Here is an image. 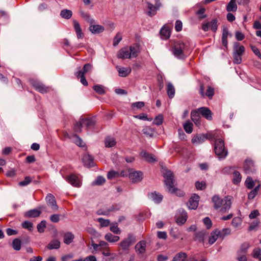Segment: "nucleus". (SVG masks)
<instances>
[{"instance_id":"4c0bfd02","label":"nucleus","mask_w":261,"mask_h":261,"mask_svg":"<svg viewBox=\"0 0 261 261\" xmlns=\"http://www.w3.org/2000/svg\"><path fill=\"white\" fill-rule=\"evenodd\" d=\"M116 144L115 139L111 137H107L105 139V146L106 147H112Z\"/></svg>"},{"instance_id":"ea45409f","label":"nucleus","mask_w":261,"mask_h":261,"mask_svg":"<svg viewBox=\"0 0 261 261\" xmlns=\"http://www.w3.org/2000/svg\"><path fill=\"white\" fill-rule=\"evenodd\" d=\"M167 94L169 98H172L175 95V89L173 85L169 83L167 85Z\"/></svg>"},{"instance_id":"4d7b16f0","label":"nucleus","mask_w":261,"mask_h":261,"mask_svg":"<svg viewBox=\"0 0 261 261\" xmlns=\"http://www.w3.org/2000/svg\"><path fill=\"white\" fill-rule=\"evenodd\" d=\"M97 221L100 224L101 227H106L110 225V221L108 219H105L102 218H99L97 219Z\"/></svg>"},{"instance_id":"8fccbe9b","label":"nucleus","mask_w":261,"mask_h":261,"mask_svg":"<svg viewBox=\"0 0 261 261\" xmlns=\"http://www.w3.org/2000/svg\"><path fill=\"white\" fill-rule=\"evenodd\" d=\"M93 89L95 91L99 94H104L106 93V91L104 87L101 85H95L93 86Z\"/></svg>"},{"instance_id":"6e6d98bb","label":"nucleus","mask_w":261,"mask_h":261,"mask_svg":"<svg viewBox=\"0 0 261 261\" xmlns=\"http://www.w3.org/2000/svg\"><path fill=\"white\" fill-rule=\"evenodd\" d=\"M110 229L111 231L115 234H119L121 233V231L116 223L111 224Z\"/></svg>"},{"instance_id":"c85d7f7f","label":"nucleus","mask_w":261,"mask_h":261,"mask_svg":"<svg viewBox=\"0 0 261 261\" xmlns=\"http://www.w3.org/2000/svg\"><path fill=\"white\" fill-rule=\"evenodd\" d=\"M219 232L218 229H215L211 232V236L208 239V243L212 245L217 241L218 238H219Z\"/></svg>"},{"instance_id":"f3484780","label":"nucleus","mask_w":261,"mask_h":261,"mask_svg":"<svg viewBox=\"0 0 261 261\" xmlns=\"http://www.w3.org/2000/svg\"><path fill=\"white\" fill-rule=\"evenodd\" d=\"M206 140V137L204 134H198L194 137L192 139V143L193 144L198 145L202 143Z\"/></svg>"},{"instance_id":"72a5a7b5","label":"nucleus","mask_w":261,"mask_h":261,"mask_svg":"<svg viewBox=\"0 0 261 261\" xmlns=\"http://www.w3.org/2000/svg\"><path fill=\"white\" fill-rule=\"evenodd\" d=\"M237 0H230L226 7V10L228 12H235L237 9V6L236 4Z\"/></svg>"},{"instance_id":"7c9ffc66","label":"nucleus","mask_w":261,"mask_h":261,"mask_svg":"<svg viewBox=\"0 0 261 261\" xmlns=\"http://www.w3.org/2000/svg\"><path fill=\"white\" fill-rule=\"evenodd\" d=\"M160 34L162 39H167L170 36V31L168 28L163 27L160 30Z\"/></svg>"},{"instance_id":"0eeeda50","label":"nucleus","mask_w":261,"mask_h":261,"mask_svg":"<svg viewBox=\"0 0 261 261\" xmlns=\"http://www.w3.org/2000/svg\"><path fill=\"white\" fill-rule=\"evenodd\" d=\"M187 219V214L183 209L178 210L176 215V222L179 225L184 224Z\"/></svg>"},{"instance_id":"0e129e2a","label":"nucleus","mask_w":261,"mask_h":261,"mask_svg":"<svg viewBox=\"0 0 261 261\" xmlns=\"http://www.w3.org/2000/svg\"><path fill=\"white\" fill-rule=\"evenodd\" d=\"M211 23V30L214 32H216L217 30V20L216 19H213Z\"/></svg>"},{"instance_id":"a18cd8bd","label":"nucleus","mask_w":261,"mask_h":261,"mask_svg":"<svg viewBox=\"0 0 261 261\" xmlns=\"http://www.w3.org/2000/svg\"><path fill=\"white\" fill-rule=\"evenodd\" d=\"M183 127L187 133L191 134L193 131V123L190 121H187L183 125Z\"/></svg>"},{"instance_id":"f03ea898","label":"nucleus","mask_w":261,"mask_h":261,"mask_svg":"<svg viewBox=\"0 0 261 261\" xmlns=\"http://www.w3.org/2000/svg\"><path fill=\"white\" fill-rule=\"evenodd\" d=\"M165 178V184L168 190V191L171 193H176L178 191L174 186V176L172 172L170 170L166 171L163 173Z\"/></svg>"},{"instance_id":"bf43d9fd","label":"nucleus","mask_w":261,"mask_h":261,"mask_svg":"<svg viewBox=\"0 0 261 261\" xmlns=\"http://www.w3.org/2000/svg\"><path fill=\"white\" fill-rule=\"evenodd\" d=\"M83 123L82 122V119H80L79 122H76L74 125V130L75 132L80 133L82 131V127L83 125Z\"/></svg>"},{"instance_id":"052dcab7","label":"nucleus","mask_w":261,"mask_h":261,"mask_svg":"<svg viewBox=\"0 0 261 261\" xmlns=\"http://www.w3.org/2000/svg\"><path fill=\"white\" fill-rule=\"evenodd\" d=\"M241 222L242 221L240 218L235 217L232 219L231 224L233 227L237 228L241 224Z\"/></svg>"},{"instance_id":"680f3d73","label":"nucleus","mask_w":261,"mask_h":261,"mask_svg":"<svg viewBox=\"0 0 261 261\" xmlns=\"http://www.w3.org/2000/svg\"><path fill=\"white\" fill-rule=\"evenodd\" d=\"M122 40V36L120 33H118L114 38L113 45L117 46Z\"/></svg>"},{"instance_id":"e433bc0d","label":"nucleus","mask_w":261,"mask_h":261,"mask_svg":"<svg viewBox=\"0 0 261 261\" xmlns=\"http://www.w3.org/2000/svg\"><path fill=\"white\" fill-rule=\"evenodd\" d=\"M187 258V255L186 253L179 252L173 257L172 261H185Z\"/></svg>"},{"instance_id":"9d476101","label":"nucleus","mask_w":261,"mask_h":261,"mask_svg":"<svg viewBox=\"0 0 261 261\" xmlns=\"http://www.w3.org/2000/svg\"><path fill=\"white\" fill-rule=\"evenodd\" d=\"M130 49L128 46H125L120 49L117 54V57L119 59H125L131 58Z\"/></svg>"},{"instance_id":"aec40b11","label":"nucleus","mask_w":261,"mask_h":261,"mask_svg":"<svg viewBox=\"0 0 261 261\" xmlns=\"http://www.w3.org/2000/svg\"><path fill=\"white\" fill-rule=\"evenodd\" d=\"M200 93L202 96H203L204 95H205L209 98L211 99L214 95V90L211 86H208L206 92L205 94H204V87H203V85H201L200 89Z\"/></svg>"},{"instance_id":"cd10ccee","label":"nucleus","mask_w":261,"mask_h":261,"mask_svg":"<svg viewBox=\"0 0 261 261\" xmlns=\"http://www.w3.org/2000/svg\"><path fill=\"white\" fill-rule=\"evenodd\" d=\"M149 196V198L156 203H160L163 199V196L156 192L150 193Z\"/></svg>"},{"instance_id":"4be33fe9","label":"nucleus","mask_w":261,"mask_h":261,"mask_svg":"<svg viewBox=\"0 0 261 261\" xmlns=\"http://www.w3.org/2000/svg\"><path fill=\"white\" fill-rule=\"evenodd\" d=\"M140 154L148 162L154 163L156 161V160L154 155L149 154L145 151H142L140 153Z\"/></svg>"},{"instance_id":"a19ab883","label":"nucleus","mask_w":261,"mask_h":261,"mask_svg":"<svg viewBox=\"0 0 261 261\" xmlns=\"http://www.w3.org/2000/svg\"><path fill=\"white\" fill-rule=\"evenodd\" d=\"M72 12L71 10L67 9H64L61 11L60 15L61 16L65 19H68L70 18L72 16Z\"/></svg>"},{"instance_id":"37998d69","label":"nucleus","mask_w":261,"mask_h":261,"mask_svg":"<svg viewBox=\"0 0 261 261\" xmlns=\"http://www.w3.org/2000/svg\"><path fill=\"white\" fill-rule=\"evenodd\" d=\"M80 14L81 16L90 24H93L95 22L94 19H93L89 14L83 11H81Z\"/></svg>"},{"instance_id":"393cba45","label":"nucleus","mask_w":261,"mask_h":261,"mask_svg":"<svg viewBox=\"0 0 261 261\" xmlns=\"http://www.w3.org/2000/svg\"><path fill=\"white\" fill-rule=\"evenodd\" d=\"M74 239V234L71 232H67L63 236V242L65 244L69 245L73 242Z\"/></svg>"},{"instance_id":"603ef678","label":"nucleus","mask_w":261,"mask_h":261,"mask_svg":"<svg viewBox=\"0 0 261 261\" xmlns=\"http://www.w3.org/2000/svg\"><path fill=\"white\" fill-rule=\"evenodd\" d=\"M245 185L248 189H251L254 186V182L251 177H248L246 179Z\"/></svg>"},{"instance_id":"5fc2aeb1","label":"nucleus","mask_w":261,"mask_h":261,"mask_svg":"<svg viewBox=\"0 0 261 261\" xmlns=\"http://www.w3.org/2000/svg\"><path fill=\"white\" fill-rule=\"evenodd\" d=\"M205 232L204 231H199L195 233V239L200 242H202L204 240Z\"/></svg>"},{"instance_id":"3c124183","label":"nucleus","mask_w":261,"mask_h":261,"mask_svg":"<svg viewBox=\"0 0 261 261\" xmlns=\"http://www.w3.org/2000/svg\"><path fill=\"white\" fill-rule=\"evenodd\" d=\"M105 178L101 176H98L95 180L92 182V185H101L105 182Z\"/></svg>"},{"instance_id":"de8ad7c7","label":"nucleus","mask_w":261,"mask_h":261,"mask_svg":"<svg viewBox=\"0 0 261 261\" xmlns=\"http://www.w3.org/2000/svg\"><path fill=\"white\" fill-rule=\"evenodd\" d=\"M120 176H122L121 174L114 170H111L108 173L107 177L109 179H112L117 177H119Z\"/></svg>"},{"instance_id":"338daca9","label":"nucleus","mask_w":261,"mask_h":261,"mask_svg":"<svg viewBox=\"0 0 261 261\" xmlns=\"http://www.w3.org/2000/svg\"><path fill=\"white\" fill-rule=\"evenodd\" d=\"M195 186L197 189L198 190H203L206 187V184L205 181H197L195 183Z\"/></svg>"},{"instance_id":"20e7f679","label":"nucleus","mask_w":261,"mask_h":261,"mask_svg":"<svg viewBox=\"0 0 261 261\" xmlns=\"http://www.w3.org/2000/svg\"><path fill=\"white\" fill-rule=\"evenodd\" d=\"M136 241L135 237L129 233L126 238L123 239L120 243V246L123 250H127L130 246Z\"/></svg>"},{"instance_id":"a878e982","label":"nucleus","mask_w":261,"mask_h":261,"mask_svg":"<svg viewBox=\"0 0 261 261\" xmlns=\"http://www.w3.org/2000/svg\"><path fill=\"white\" fill-rule=\"evenodd\" d=\"M116 68L119 73V75L122 77H125L127 76L131 72V69L129 68L120 67L117 66Z\"/></svg>"},{"instance_id":"dca6fc26","label":"nucleus","mask_w":261,"mask_h":261,"mask_svg":"<svg viewBox=\"0 0 261 261\" xmlns=\"http://www.w3.org/2000/svg\"><path fill=\"white\" fill-rule=\"evenodd\" d=\"M89 31L93 34H99L105 31L103 26L99 24H91L89 28Z\"/></svg>"},{"instance_id":"5701e85b","label":"nucleus","mask_w":261,"mask_h":261,"mask_svg":"<svg viewBox=\"0 0 261 261\" xmlns=\"http://www.w3.org/2000/svg\"><path fill=\"white\" fill-rule=\"evenodd\" d=\"M244 169L246 173L252 172L254 171V163L251 160H246L244 165Z\"/></svg>"},{"instance_id":"412c9836","label":"nucleus","mask_w":261,"mask_h":261,"mask_svg":"<svg viewBox=\"0 0 261 261\" xmlns=\"http://www.w3.org/2000/svg\"><path fill=\"white\" fill-rule=\"evenodd\" d=\"M245 52V47L243 45H240L238 42L233 44V53L237 55H243Z\"/></svg>"},{"instance_id":"7ed1b4c3","label":"nucleus","mask_w":261,"mask_h":261,"mask_svg":"<svg viewBox=\"0 0 261 261\" xmlns=\"http://www.w3.org/2000/svg\"><path fill=\"white\" fill-rule=\"evenodd\" d=\"M214 150L216 154L219 159L225 158L228 154L227 150L224 147V142L220 139L215 141Z\"/></svg>"},{"instance_id":"9b49d317","label":"nucleus","mask_w":261,"mask_h":261,"mask_svg":"<svg viewBox=\"0 0 261 261\" xmlns=\"http://www.w3.org/2000/svg\"><path fill=\"white\" fill-rule=\"evenodd\" d=\"M129 178L133 182H138L143 179V173L140 171H133L129 173Z\"/></svg>"},{"instance_id":"bb28decb","label":"nucleus","mask_w":261,"mask_h":261,"mask_svg":"<svg viewBox=\"0 0 261 261\" xmlns=\"http://www.w3.org/2000/svg\"><path fill=\"white\" fill-rule=\"evenodd\" d=\"M146 7L148 10L147 13L149 16H152L156 14L158 10L153 5L147 2Z\"/></svg>"},{"instance_id":"e2e57ef3","label":"nucleus","mask_w":261,"mask_h":261,"mask_svg":"<svg viewBox=\"0 0 261 261\" xmlns=\"http://www.w3.org/2000/svg\"><path fill=\"white\" fill-rule=\"evenodd\" d=\"M76 76L78 79H81L80 82L83 85H88V82L85 77V75L76 73Z\"/></svg>"},{"instance_id":"69168bd1","label":"nucleus","mask_w":261,"mask_h":261,"mask_svg":"<svg viewBox=\"0 0 261 261\" xmlns=\"http://www.w3.org/2000/svg\"><path fill=\"white\" fill-rule=\"evenodd\" d=\"M22 226L23 228L31 231L33 229V223L29 221H25L22 223Z\"/></svg>"},{"instance_id":"473e14b6","label":"nucleus","mask_w":261,"mask_h":261,"mask_svg":"<svg viewBox=\"0 0 261 261\" xmlns=\"http://www.w3.org/2000/svg\"><path fill=\"white\" fill-rule=\"evenodd\" d=\"M105 239L110 243H114L118 241L120 238L119 236L113 235L111 233H107L105 236Z\"/></svg>"},{"instance_id":"6e6552de","label":"nucleus","mask_w":261,"mask_h":261,"mask_svg":"<svg viewBox=\"0 0 261 261\" xmlns=\"http://www.w3.org/2000/svg\"><path fill=\"white\" fill-rule=\"evenodd\" d=\"M231 200L230 196H226L223 199V202H221V207L219 208L221 212L226 213L230 209L231 205Z\"/></svg>"},{"instance_id":"f704fd0d","label":"nucleus","mask_w":261,"mask_h":261,"mask_svg":"<svg viewBox=\"0 0 261 261\" xmlns=\"http://www.w3.org/2000/svg\"><path fill=\"white\" fill-rule=\"evenodd\" d=\"M199 114L198 109L193 110L191 112V117L192 121L196 124H198L199 121Z\"/></svg>"},{"instance_id":"49530a36","label":"nucleus","mask_w":261,"mask_h":261,"mask_svg":"<svg viewBox=\"0 0 261 261\" xmlns=\"http://www.w3.org/2000/svg\"><path fill=\"white\" fill-rule=\"evenodd\" d=\"M219 238L223 239L225 237L230 234L231 230L228 228H225L219 230Z\"/></svg>"},{"instance_id":"4468645a","label":"nucleus","mask_w":261,"mask_h":261,"mask_svg":"<svg viewBox=\"0 0 261 261\" xmlns=\"http://www.w3.org/2000/svg\"><path fill=\"white\" fill-rule=\"evenodd\" d=\"M146 242L142 240L139 242L135 246L136 251L139 254H143L146 251Z\"/></svg>"},{"instance_id":"1a4fd4ad","label":"nucleus","mask_w":261,"mask_h":261,"mask_svg":"<svg viewBox=\"0 0 261 261\" xmlns=\"http://www.w3.org/2000/svg\"><path fill=\"white\" fill-rule=\"evenodd\" d=\"M46 201L49 206L54 211L58 210V206L57 204L56 201L54 196L51 194H48L45 198Z\"/></svg>"},{"instance_id":"c756f323","label":"nucleus","mask_w":261,"mask_h":261,"mask_svg":"<svg viewBox=\"0 0 261 261\" xmlns=\"http://www.w3.org/2000/svg\"><path fill=\"white\" fill-rule=\"evenodd\" d=\"M223 199H221L218 195H214L212 198V202L214 203V208L216 210L221 207V202H223Z\"/></svg>"},{"instance_id":"09e8293b","label":"nucleus","mask_w":261,"mask_h":261,"mask_svg":"<svg viewBox=\"0 0 261 261\" xmlns=\"http://www.w3.org/2000/svg\"><path fill=\"white\" fill-rule=\"evenodd\" d=\"M118 210H119V208H115L114 206H112L106 211H98L97 212V214L98 215H108L110 212L114 211H117Z\"/></svg>"},{"instance_id":"864d4df0","label":"nucleus","mask_w":261,"mask_h":261,"mask_svg":"<svg viewBox=\"0 0 261 261\" xmlns=\"http://www.w3.org/2000/svg\"><path fill=\"white\" fill-rule=\"evenodd\" d=\"M46 221H41V222L39 223L37 226V230L40 233L43 232L44 231V229L46 227Z\"/></svg>"},{"instance_id":"774afa93","label":"nucleus","mask_w":261,"mask_h":261,"mask_svg":"<svg viewBox=\"0 0 261 261\" xmlns=\"http://www.w3.org/2000/svg\"><path fill=\"white\" fill-rule=\"evenodd\" d=\"M31 181V178L30 176H26L23 181L19 182V185L20 186H26L29 185Z\"/></svg>"},{"instance_id":"ddd939ff","label":"nucleus","mask_w":261,"mask_h":261,"mask_svg":"<svg viewBox=\"0 0 261 261\" xmlns=\"http://www.w3.org/2000/svg\"><path fill=\"white\" fill-rule=\"evenodd\" d=\"M82 160L84 165L88 167L94 166L93 157L88 154H84L82 158Z\"/></svg>"},{"instance_id":"b1692460","label":"nucleus","mask_w":261,"mask_h":261,"mask_svg":"<svg viewBox=\"0 0 261 261\" xmlns=\"http://www.w3.org/2000/svg\"><path fill=\"white\" fill-rule=\"evenodd\" d=\"M129 47L130 49L131 58H136L138 56V54L140 51L139 45L138 44H135L133 45H131Z\"/></svg>"},{"instance_id":"39448f33","label":"nucleus","mask_w":261,"mask_h":261,"mask_svg":"<svg viewBox=\"0 0 261 261\" xmlns=\"http://www.w3.org/2000/svg\"><path fill=\"white\" fill-rule=\"evenodd\" d=\"M64 178L73 187L79 188L82 185L81 179L74 174H70Z\"/></svg>"},{"instance_id":"2f4dec72","label":"nucleus","mask_w":261,"mask_h":261,"mask_svg":"<svg viewBox=\"0 0 261 261\" xmlns=\"http://www.w3.org/2000/svg\"><path fill=\"white\" fill-rule=\"evenodd\" d=\"M92 69V65L88 63L86 64L83 69L79 68V70L76 72L77 73L82 74L85 75L86 73L90 71Z\"/></svg>"},{"instance_id":"f257e3e1","label":"nucleus","mask_w":261,"mask_h":261,"mask_svg":"<svg viewBox=\"0 0 261 261\" xmlns=\"http://www.w3.org/2000/svg\"><path fill=\"white\" fill-rule=\"evenodd\" d=\"M187 46L182 42H177L173 45L172 51V54L177 59H184L188 54L187 51Z\"/></svg>"},{"instance_id":"79ce46f5","label":"nucleus","mask_w":261,"mask_h":261,"mask_svg":"<svg viewBox=\"0 0 261 261\" xmlns=\"http://www.w3.org/2000/svg\"><path fill=\"white\" fill-rule=\"evenodd\" d=\"M12 246L16 251H19L21 249V241L18 238L14 239L12 241Z\"/></svg>"},{"instance_id":"a211bd4d","label":"nucleus","mask_w":261,"mask_h":261,"mask_svg":"<svg viewBox=\"0 0 261 261\" xmlns=\"http://www.w3.org/2000/svg\"><path fill=\"white\" fill-rule=\"evenodd\" d=\"M81 119L83 125L86 126L87 129H90L92 127L95 123V120L94 118H86Z\"/></svg>"},{"instance_id":"423d86ee","label":"nucleus","mask_w":261,"mask_h":261,"mask_svg":"<svg viewBox=\"0 0 261 261\" xmlns=\"http://www.w3.org/2000/svg\"><path fill=\"white\" fill-rule=\"evenodd\" d=\"M30 82L35 89L41 93H46L49 91L50 88L48 87L38 81L32 80Z\"/></svg>"},{"instance_id":"c03bdc74","label":"nucleus","mask_w":261,"mask_h":261,"mask_svg":"<svg viewBox=\"0 0 261 261\" xmlns=\"http://www.w3.org/2000/svg\"><path fill=\"white\" fill-rule=\"evenodd\" d=\"M142 133L147 137H152L154 135V130L150 127H146L142 129Z\"/></svg>"},{"instance_id":"c9c22d12","label":"nucleus","mask_w":261,"mask_h":261,"mask_svg":"<svg viewBox=\"0 0 261 261\" xmlns=\"http://www.w3.org/2000/svg\"><path fill=\"white\" fill-rule=\"evenodd\" d=\"M60 247V242L57 240L51 241L47 246V248L49 249H58Z\"/></svg>"},{"instance_id":"13d9d810","label":"nucleus","mask_w":261,"mask_h":261,"mask_svg":"<svg viewBox=\"0 0 261 261\" xmlns=\"http://www.w3.org/2000/svg\"><path fill=\"white\" fill-rule=\"evenodd\" d=\"M163 116L162 115L160 114L158 115L153 121V123L156 125H160L163 123Z\"/></svg>"},{"instance_id":"f8f14e48","label":"nucleus","mask_w":261,"mask_h":261,"mask_svg":"<svg viewBox=\"0 0 261 261\" xmlns=\"http://www.w3.org/2000/svg\"><path fill=\"white\" fill-rule=\"evenodd\" d=\"M199 200V196L197 195L194 194L189 199L188 203V207L190 209L195 210L198 206V201Z\"/></svg>"},{"instance_id":"6ab92c4d","label":"nucleus","mask_w":261,"mask_h":261,"mask_svg":"<svg viewBox=\"0 0 261 261\" xmlns=\"http://www.w3.org/2000/svg\"><path fill=\"white\" fill-rule=\"evenodd\" d=\"M41 211L37 209H33L26 212L24 216L26 218H36L40 216Z\"/></svg>"},{"instance_id":"2eb2a0df","label":"nucleus","mask_w":261,"mask_h":261,"mask_svg":"<svg viewBox=\"0 0 261 261\" xmlns=\"http://www.w3.org/2000/svg\"><path fill=\"white\" fill-rule=\"evenodd\" d=\"M199 112L207 120L212 119V113L211 110L206 107H201L198 109Z\"/></svg>"},{"instance_id":"58836bf2","label":"nucleus","mask_w":261,"mask_h":261,"mask_svg":"<svg viewBox=\"0 0 261 261\" xmlns=\"http://www.w3.org/2000/svg\"><path fill=\"white\" fill-rule=\"evenodd\" d=\"M232 181L234 184L237 185L241 180V175L239 172L235 171L232 174Z\"/></svg>"}]
</instances>
